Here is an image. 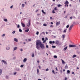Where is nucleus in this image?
Listing matches in <instances>:
<instances>
[{
  "label": "nucleus",
  "mask_w": 80,
  "mask_h": 80,
  "mask_svg": "<svg viewBox=\"0 0 80 80\" xmlns=\"http://www.w3.org/2000/svg\"><path fill=\"white\" fill-rule=\"evenodd\" d=\"M36 48L38 50H40V48H41L42 50L45 49V45L42 44V42L40 40H37L36 43Z\"/></svg>",
  "instance_id": "1"
},
{
  "label": "nucleus",
  "mask_w": 80,
  "mask_h": 80,
  "mask_svg": "<svg viewBox=\"0 0 80 80\" xmlns=\"http://www.w3.org/2000/svg\"><path fill=\"white\" fill-rule=\"evenodd\" d=\"M69 48H74L75 47H76V45L74 44H70L69 46Z\"/></svg>",
  "instance_id": "2"
},
{
  "label": "nucleus",
  "mask_w": 80,
  "mask_h": 80,
  "mask_svg": "<svg viewBox=\"0 0 80 80\" xmlns=\"http://www.w3.org/2000/svg\"><path fill=\"white\" fill-rule=\"evenodd\" d=\"M64 4H65V6L64 7L65 8H66V7H67V5L69 4V2H68V1H67V0H66L65 1V3H64Z\"/></svg>",
  "instance_id": "3"
},
{
  "label": "nucleus",
  "mask_w": 80,
  "mask_h": 80,
  "mask_svg": "<svg viewBox=\"0 0 80 80\" xmlns=\"http://www.w3.org/2000/svg\"><path fill=\"white\" fill-rule=\"evenodd\" d=\"M29 22L27 24V27H30V19L28 20Z\"/></svg>",
  "instance_id": "4"
},
{
  "label": "nucleus",
  "mask_w": 80,
  "mask_h": 80,
  "mask_svg": "<svg viewBox=\"0 0 80 80\" xmlns=\"http://www.w3.org/2000/svg\"><path fill=\"white\" fill-rule=\"evenodd\" d=\"M49 43L50 44H54L55 43V41H50L49 42Z\"/></svg>",
  "instance_id": "5"
},
{
  "label": "nucleus",
  "mask_w": 80,
  "mask_h": 80,
  "mask_svg": "<svg viewBox=\"0 0 80 80\" xmlns=\"http://www.w3.org/2000/svg\"><path fill=\"white\" fill-rule=\"evenodd\" d=\"M21 25L22 27H25V24H24L23 22H21Z\"/></svg>",
  "instance_id": "6"
},
{
  "label": "nucleus",
  "mask_w": 80,
  "mask_h": 80,
  "mask_svg": "<svg viewBox=\"0 0 80 80\" xmlns=\"http://www.w3.org/2000/svg\"><path fill=\"white\" fill-rule=\"evenodd\" d=\"M73 24H72L69 27V30H72V28H73Z\"/></svg>",
  "instance_id": "7"
},
{
  "label": "nucleus",
  "mask_w": 80,
  "mask_h": 80,
  "mask_svg": "<svg viewBox=\"0 0 80 80\" xmlns=\"http://www.w3.org/2000/svg\"><path fill=\"white\" fill-rule=\"evenodd\" d=\"M2 62H3V63H4V64H5V65L7 64V62H6V61L5 60H2Z\"/></svg>",
  "instance_id": "8"
},
{
  "label": "nucleus",
  "mask_w": 80,
  "mask_h": 80,
  "mask_svg": "<svg viewBox=\"0 0 80 80\" xmlns=\"http://www.w3.org/2000/svg\"><path fill=\"white\" fill-rule=\"evenodd\" d=\"M14 40L15 42H18V40L17 38H14Z\"/></svg>",
  "instance_id": "9"
},
{
  "label": "nucleus",
  "mask_w": 80,
  "mask_h": 80,
  "mask_svg": "<svg viewBox=\"0 0 80 80\" xmlns=\"http://www.w3.org/2000/svg\"><path fill=\"white\" fill-rule=\"evenodd\" d=\"M55 44L56 45H58V43H59V42H58V40H56L55 41Z\"/></svg>",
  "instance_id": "10"
},
{
  "label": "nucleus",
  "mask_w": 80,
  "mask_h": 80,
  "mask_svg": "<svg viewBox=\"0 0 80 80\" xmlns=\"http://www.w3.org/2000/svg\"><path fill=\"white\" fill-rule=\"evenodd\" d=\"M27 60V59L26 58H24L23 60V62L25 63V62H26Z\"/></svg>",
  "instance_id": "11"
},
{
  "label": "nucleus",
  "mask_w": 80,
  "mask_h": 80,
  "mask_svg": "<svg viewBox=\"0 0 80 80\" xmlns=\"http://www.w3.org/2000/svg\"><path fill=\"white\" fill-rule=\"evenodd\" d=\"M61 37L62 38H63V39H64L65 38V34H63Z\"/></svg>",
  "instance_id": "12"
},
{
  "label": "nucleus",
  "mask_w": 80,
  "mask_h": 80,
  "mask_svg": "<svg viewBox=\"0 0 80 80\" xmlns=\"http://www.w3.org/2000/svg\"><path fill=\"white\" fill-rule=\"evenodd\" d=\"M60 21H59L58 22H56V25H60Z\"/></svg>",
  "instance_id": "13"
},
{
  "label": "nucleus",
  "mask_w": 80,
  "mask_h": 80,
  "mask_svg": "<svg viewBox=\"0 0 80 80\" xmlns=\"http://www.w3.org/2000/svg\"><path fill=\"white\" fill-rule=\"evenodd\" d=\"M29 30H30V29L29 28L28 29H27L25 30V32H28Z\"/></svg>",
  "instance_id": "14"
},
{
  "label": "nucleus",
  "mask_w": 80,
  "mask_h": 80,
  "mask_svg": "<svg viewBox=\"0 0 80 80\" xmlns=\"http://www.w3.org/2000/svg\"><path fill=\"white\" fill-rule=\"evenodd\" d=\"M67 74H70V71L69 70H68L67 71Z\"/></svg>",
  "instance_id": "15"
},
{
  "label": "nucleus",
  "mask_w": 80,
  "mask_h": 80,
  "mask_svg": "<svg viewBox=\"0 0 80 80\" xmlns=\"http://www.w3.org/2000/svg\"><path fill=\"white\" fill-rule=\"evenodd\" d=\"M67 29L65 28L64 30L63 31V33H66V32H67Z\"/></svg>",
  "instance_id": "16"
},
{
  "label": "nucleus",
  "mask_w": 80,
  "mask_h": 80,
  "mask_svg": "<svg viewBox=\"0 0 80 80\" xmlns=\"http://www.w3.org/2000/svg\"><path fill=\"white\" fill-rule=\"evenodd\" d=\"M67 48H68V46H66V47L64 48L63 50L65 51V50H66L67 49Z\"/></svg>",
  "instance_id": "17"
},
{
  "label": "nucleus",
  "mask_w": 80,
  "mask_h": 80,
  "mask_svg": "<svg viewBox=\"0 0 80 80\" xmlns=\"http://www.w3.org/2000/svg\"><path fill=\"white\" fill-rule=\"evenodd\" d=\"M62 61V64H65V61H64V60L61 59Z\"/></svg>",
  "instance_id": "18"
},
{
  "label": "nucleus",
  "mask_w": 80,
  "mask_h": 80,
  "mask_svg": "<svg viewBox=\"0 0 80 80\" xmlns=\"http://www.w3.org/2000/svg\"><path fill=\"white\" fill-rule=\"evenodd\" d=\"M53 10L55 11H56V10H58V9H57V7H56L54 8Z\"/></svg>",
  "instance_id": "19"
},
{
  "label": "nucleus",
  "mask_w": 80,
  "mask_h": 80,
  "mask_svg": "<svg viewBox=\"0 0 80 80\" xmlns=\"http://www.w3.org/2000/svg\"><path fill=\"white\" fill-rule=\"evenodd\" d=\"M17 47H15L14 48V49L13 50V51H15V50H17Z\"/></svg>",
  "instance_id": "20"
},
{
  "label": "nucleus",
  "mask_w": 80,
  "mask_h": 80,
  "mask_svg": "<svg viewBox=\"0 0 80 80\" xmlns=\"http://www.w3.org/2000/svg\"><path fill=\"white\" fill-rule=\"evenodd\" d=\"M6 49L8 50H10V47L8 46L6 48Z\"/></svg>",
  "instance_id": "21"
},
{
  "label": "nucleus",
  "mask_w": 80,
  "mask_h": 80,
  "mask_svg": "<svg viewBox=\"0 0 80 80\" xmlns=\"http://www.w3.org/2000/svg\"><path fill=\"white\" fill-rule=\"evenodd\" d=\"M2 70L1 69H0V75H1V74H2Z\"/></svg>",
  "instance_id": "22"
},
{
  "label": "nucleus",
  "mask_w": 80,
  "mask_h": 80,
  "mask_svg": "<svg viewBox=\"0 0 80 80\" xmlns=\"http://www.w3.org/2000/svg\"><path fill=\"white\" fill-rule=\"evenodd\" d=\"M76 48L75 49H77V50H80V48H78V47L76 46Z\"/></svg>",
  "instance_id": "23"
},
{
  "label": "nucleus",
  "mask_w": 80,
  "mask_h": 80,
  "mask_svg": "<svg viewBox=\"0 0 80 80\" xmlns=\"http://www.w3.org/2000/svg\"><path fill=\"white\" fill-rule=\"evenodd\" d=\"M43 34V35H45V32H42V33H41L40 34V35H42V34Z\"/></svg>",
  "instance_id": "24"
},
{
  "label": "nucleus",
  "mask_w": 80,
  "mask_h": 80,
  "mask_svg": "<svg viewBox=\"0 0 80 80\" xmlns=\"http://www.w3.org/2000/svg\"><path fill=\"white\" fill-rule=\"evenodd\" d=\"M16 71H20V68H16Z\"/></svg>",
  "instance_id": "25"
},
{
  "label": "nucleus",
  "mask_w": 80,
  "mask_h": 80,
  "mask_svg": "<svg viewBox=\"0 0 80 80\" xmlns=\"http://www.w3.org/2000/svg\"><path fill=\"white\" fill-rule=\"evenodd\" d=\"M6 79H8V78H9L8 77H9V76H6Z\"/></svg>",
  "instance_id": "26"
},
{
  "label": "nucleus",
  "mask_w": 80,
  "mask_h": 80,
  "mask_svg": "<svg viewBox=\"0 0 80 80\" xmlns=\"http://www.w3.org/2000/svg\"><path fill=\"white\" fill-rule=\"evenodd\" d=\"M58 7H61V6H62V5H61V4H58Z\"/></svg>",
  "instance_id": "27"
},
{
  "label": "nucleus",
  "mask_w": 80,
  "mask_h": 80,
  "mask_svg": "<svg viewBox=\"0 0 80 80\" xmlns=\"http://www.w3.org/2000/svg\"><path fill=\"white\" fill-rule=\"evenodd\" d=\"M55 10H54V9L53 10H52V13H55Z\"/></svg>",
  "instance_id": "28"
},
{
  "label": "nucleus",
  "mask_w": 80,
  "mask_h": 80,
  "mask_svg": "<svg viewBox=\"0 0 80 80\" xmlns=\"http://www.w3.org/2000/svg\"><path fill=\"white\" fill-rule=\"evenodd\" d=\"M76 57H77V55H76L75 54H74V55H73V56H72V58H75Z\"/></svg>",
  "instance_id": "29"
},
{
  "label": "nucleus",
  "mask_w": 80,
  "mask_h": 80,
  "mask_svg": "<svg viewBox=\"0 0 80 80\" xmlns=\"http://www.w3.org/2000/svg\"><path fill=\"white\" fill-rule=\"evenodd\" d=\"M53 57L54 58H57V56L55 55H54L53 56Z\"/></svg>",
  "instance_id": "30"
},
{
  "label": "nucleus",
  "mask_w": 80,
  "mask_h": 80,
  "mask_svg": "<svg viewBox=\"0 0 80 80\" xmlns=\"http://www.w3.org/2000/svg\"><path fill=\"white\" fill-rule=\"evenodd\" d=\"M52 72L53 74H55V71L54 70H52Z\"/></svg>",
  "instance_id": "31"
},
{
  "label": "nucleus",
  "mask_w": 80,
  "mask_h": 80,
  "mask_svg": "<svg viewBox=\"0 0 80 80\" xmlns=\"http://www.w3.org/2000/svg\"><path fill=\"white\" fill-rule=\"evenodd\" d=\"M43 26H44V27H47V24L46 23H44L43 24Z\"/></svg>",
  "instance_id": "32"
},
{
  "label": "nucleus",
  "mask_w": 80,
  "mask_h": 80,
  "mask_svg": "<svg viewBox=\"0 0 80 80\" xmlns=\"http://www.w3.org/2000/svg\"><path fill=\"white\" fill-rule=\"evenodd\" d=\"M76 52L77 53H78V54H80V51L79 50H77Z\"/></svg>",
  "instance_id": "33"
},
{
  "label": "nucleus",
  "mask_w": 80,
  "mask_h": 80,
  "mask_svg": "<svg viewBox=\"0 0 80 80\" xmlns=\"http://www.w3.org/2000/svg\"><path fill=\"white\" fill-rule=\"evenodd\" d=\"M24 66V65H23V64H22L20 66V67H21V68H23V67Z\"/></svg>",
  "instance_id": "34"
},
{
  "label": "nucleus",
  "mask_w": 80,
  "mask_h": 80,
  "mask_svg": "<svg viewBox=\"0 0 80 80\" xmlns=\"http://www.w3.org/2000/svg\"><path fill=\"white\" fill-rule=\"evenodd\" d=\"M58 45L59 46H60L62 45V43L61 42H59L58 43Z\"/></svg>",
  "instance_id": "35"
},
{
  "label": "nucleus",
  "mask_w": 80,
  "mask_h": 80,
  "mask_svg": "<svg viewBox=\"0 0 80 80\" xmlns=\"http://www.w3.org/2000/svg\"><path fill=\"white\" fill-rule=\"evenodd\" d=\"M19 32H22V29L20 28L19 29Z\"/></svg>",
  "instance_id": "36"
},
{
  "label": "nucleus",
  "mask_w": 80,
  "mask_h": 80,
  "mask_svg": "<svg viewBox=\"0 0 80 80\" xmlns=\"http://www.w3.org/2000/svg\"><path fill=\"white\" fill-rule=\"evenodd\" d=\"M65 68L67 69L68 68V66L66 64V65L65 66Z\"/></svg>",
  "instance_id": "37"
},
{
  "label": "nucleus",
  "mask_w": 80,
  "mask_h": 80,
  "mask_svg": "<svg viewBox=\"0 0 80 80\" xmlns=\"http://www.w3.org/2000/svg\"><path fill=\"white\" fill-rule=\"evenodd\" d=\"M37 73L38 74L39 73V69H38V68L37 69Z\"/></svg>",
  "instance_id": "38"
},
{
  "label": "nucleus",
  "mask_w": 80,
  "mask_h": 80,
  "mask_svg": "<svg viewBox=\"0 0 80 80\" xmlns=\"http://www.w3.org/2000/svg\"><path fill=\"white\" fill-rule=\"evenodd\" d=\"M52 48H56V46H52Z\"/></svg>",
  "instance_id": "39"
},
{
  "label": "nucleus",
  "mask_w": 80,
  "mask_h": 80,
  "mask_svg": "<svg viewBox=\"0 0 80 80\" xmlns=\"http://www.w3.org/2000/svg\"><path fill=\"white\" fill-rule=\"evenodd\" d=\"M20 25L19 24H18L17 25V28H20Z\"/></svg>",
  "instance_id": "40"
},
{
  "label": "nucleus",
  "mask_w": 80,
  "mask_h": 80,
  "mask_svg": "<svg viewBox=\"0 0 80 80\" xmlns=\"http://www.w3.org/2000/svg\"><path fill=\"white\" fill-rule=\"evenodd\" d=\"M4 22H7V19L6 18H4Z\"/></svg>",
  "instance_id": "41"
},
{
  "label": "nucleus",
  "mask_w": 80,
  "mask_h": 80,
  "mask_svg": "<svg viewBox=\"0 0 80 80\" xmlns=\"http://www.w3.org/2000/svg\"><path fill=\"white\" fill-rule=\"evenodd\" d=\"M69 25H67L66 27V28H69Z\"/></svg>",
  "instance_id": "42"
},
{
  "label": "nucleus",
  "mask_w": 80,
  "mask_h": 80,
  "mask_svg": "<svg viewBox=\"0 0 80 80\" xmlns=\"http://www.w3.org/2000/svg\"><path fill=\"white\" fill-rule=\"evenodd\" d=\"M43 41L42 42L43 43H45V42H47V41H46V40H44V41Z\"/></svg>",
  "instance_id": "43"
},
{
  "label": "nucleus",
  "mask_w": 80,
  "mask_h": 80,
  "mask_svg": "<svg viewBox=\"0 0 80 80\" xmlns=\"http://www.w3.org/2000/svg\"><path fill=\"white\" fill-rule=\"evenodd\" d=\"M34 53H33L32 55V56H31L32 57H34Z\"/></svg>",
  "instance_id": "44"
},
{
  "label": "nucleus",
  "mask_w": 80,
  "mask_h": 80,
  "mask_svg": "<svg viewBox=\"0 0 80 80\" xmlns=\"http://www.w3.org/2000/svg\"><path fill=\"white\" fill-rule=\"evenodd\" d=\"M36 35H38V34H39V32L38 31H37L36 32Z\"/></svg>",
  "instance_id": "45"
},
{
  "label": "nucleus",
  "mask_w": 80,
  "mask_h": 80,
  "mask_svg": "<svg viewBox=\"0 0 80 80\" xmlns=\"http://www.w3.org/2000/svg\"><path fill=\"white\" fill-rule=\"evenodd\" d=\"M46 48H48V46L47 45H46Z\"/></svg>",
  "instance_id": "46"
},
{
  "label": "nucleus",
  "mask_w": 80,
  "mask_h": 80,
  "mask_svg": "<svg viewBox=\"0 0 80 80\" xmlns=\"http://www.w3.org/2000/svg\"><path fill=\"white\" fill-rule=\"evenodd\" d=\"M42 41H44V40H45V38H42Z\"/></svg>",
  "instance_id": "47"
},
{
  "label": "nucleus",
  "mask_w": 80,
  "mask_h": 80,
  "mask_svg": "<svg viewBox=\"0 0 80 80\" xmlns=\"http://www.w3.org/2000/svg\"><path fill=\"white\" fill-rule=\"evenodd\" d=\"M22 7H25V4H22Z\"/></svg>",
  "instance_id": "48"
},
{
  "label": "nucleus",
  "mask_w": 80,
  "mask_h": 80,
  "mask_svg": "<svg viewBox=\"0 0 80 80\" xmlns=\"http://www.w3.org/2000/svg\"><path fill=\"white\" fill-rule=\"evenodd\" d=\"M45 40L46 41L47 40H48V38L47 37H46L45 38Z\"/></svg>",
  "instance_id": "49"
},
{
  "label": "nucleus",
  "mask_w": 80,
  "mask_h": 80,
  "mask_svg": "<svg viewBox=\"0 0 80 80\" xmlns=\"http://www.w3.org/2000/svg\"><path fill=\"white\" fill-rule=\"evenodd\" d=\"M15 59H16V57H13V60H15Z\"/></svg>",
  "instance_id": "50"
},
{
  "label": "nucleus",
  "mask_w": 80,
  "mask_h": 80,
  "mask_svg": "<svg viewBox=\"0 0 80 80\" xmlns=\"http://www.w3.org/2000/svg\"><path fill=\"white\" fill-rule=\"evenodd\" d=\"M12 33H13V34H14L15 33V31H13V32H12Z\"/></svg>",
  "instance_id": "51"
},
{
  "label": "nucleus",
  "mask_w": 80,
  "mask_h": 80,
  "mask_svg": "<svg viewBox=\"0 0 80 80\" xmlns=\"http://www.w3.org/2000/svg\"><path fill=\"white\" fill-rule=\"evenodd\" d=\"M49 70V69L48 68H47L46 69V71L47 72V71H48Z\"/></svg>",
  "instance_id": "52"
},
{
  "label": "nucleus",
  "mask_w": 80,
  "mask_h": 80,
  "mask_svg": "<svg viewBox=\"0 0 80 80\" xmlns=\"http://www.w3.org/2000/svg\"><path fill=\"white\" fill-rule=\"evenodd\" d=\"M62 72H63V70H60V73H62Z\"/></svg>",
  "instance_id": "53"
},
{
  "label": "nucleus",
  "mask_w": 80,
  "mask_h": 80,
  "mask_svg": "<svg viewBox=\"0 0 80 80\" xmlns=\"http://www.w3.org/2000/svg\"><path fill=\"white\" fill-rule=\"evenodd\" d=\"M16 74H17V72H15L14 73V75H16Z\"/></svg>",
  "instance_id": "54"
},
{
  "label": "nucleus",
  "mask_w": 80,
  "mask_h": 80,
  "mask_svg": "<svg viewBox=\"0 0 80 80\" xmlns=\"http://www.w3.org/2000/svg\"><path fill=\"white\" fill-rule=\"evenodd\" d=\"M67 79H68V78H67V77H65V79H64V80H67Z\"/></svg>",
  "instance_id": "55"
},
{
  "label": "nucleus",
  "mask_w": 80,
  "mask_h": 80,
  "mask_svg": "<svg viewBox=\"0 0 80 80\" xmlns=\"http://www.w3.org/2000/svg\"><path fill=\"white\" fill-rule=\"evenodd\" d=\"M53 5H55V3H53L51 6H53Z\"/></svg>",
  "instance_id": "56"
},
{
  "label": "nucleus",
  "mask_w": 80,
  "mask_h": 80,
  "mask_svg": "<svg viewBox=\"0 0 80 80\" xmlns=\"http://www.w3.org/2000/svg\"><path fill=\"white\" fill-rule=\"evenodd\" d=\"M5 34H4L2 35V37H5Z\"/></svg>",
  "instance_id": "57"
},
{
  "label": "nucleus",
  "mask_w": 80,
  "mask_h": 80,
  "mask_svg": "<svg viewBox=\"0 0 80 80\" xmlns=\"http://www.w3.org/2000/svg\"><path fill=\"white\" fill-rule=\"evenodd\" d=\"M10 8H13V5H12L10 7Z\"/></svg>",
  "instance_id": "58"
},
{
  "label": "nucleus",
  "mask_w": 80,
  "mask_h": 80,
  "mask_svg": "<svg viewBox=\"0 0 80 80\" xmlns=\"http://www.w3.org/2000/svg\"><path fill=\"white\" fill-rule=\"evenodd\" d=\"M72 75H74V74H75V72H72Z\"/></svg>",
  "instance_id": "59"
},
{
  "label": "nucleus",
  "mask_w": 80,
  "mask_h": 80,
  "mask_svg": "<svg viewBox=\"0 0 80 80\" xmlns=\"http://www.w3.org/2000/svg\"><path fill=\"white\" fill-rule=\"evenodd\" d=\"M50 23L51 25H53V23L52 22H51Z\"/></svg>",
  "instance_id": "60"
},
{
  "label": "nucleus",
  "mask_w": 80,
  "mask_h": 80,
  "mask_svg": "<svg viewBox=\"0 0 80 80\" xmlns=\"http://www.w3.org/2000/svg\"><path fill=\"white\" fill-rule=\"evenodd\" d=\"M70 19H72V18H73V17L71 16L70 17Z\"/></svg>",
  "instance_id": "61"
},
{
  "label": "nucleus",
  "mask_w": 80,
  "mask_h": 80,
  "mask_svg": "<svg viewBox=\"0 0 80 80\" xmlns=\"http://www.w3.org/2000/svg\"><path fill=\"white\" fill-rule=\"evenodd\" d=\"M38 67L39 69H41V67L40 66H39Z\"/></svg>",
  "instance_id": "62"
},
{
  "label": "nucleus",
  "mask_w": 80,
  "mask_h": 80,
  "mask_svg": "<svg viewBox=\"0 0 80 80\" xmlns=\"http://www.w3.org/2000/svg\"><path fill=\"white\" fill-rule=\"evenodd\" d=\"M55 69L57 71H58V69L57 68V67H56Z\"/></svg>",
  "instance_id": "63"
},
{
  "label": "nucleus",
  "mask_w": 80,
  "mask_h": 80,
  "mask_svg": "<svg viewBox=\"0 0 80 80\" xmlns=\"http://www.w3.org/2000/svg\"><path fill=\"white\" fill-rule=\"evenodd\" d=\"M73 80H77L76 79V78H73Z\"/></svg>",
  "instance_id": "64"
}]
</instances>
